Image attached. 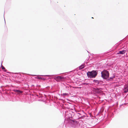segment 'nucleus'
<instances>
[{
    "label": "nucleus",
    "instance_id": "nucleus-1",
    "mask_svg": "<svg viewBox=\"0 0 128 128\" xmlns=\"http://www.w3.org/2000/svg\"><path fill=\"white\" fill-rule=\"evenodd\" d=\"M97 72V70H93L91 72H88L87 73V76L88 78H95L98 74Z\"/></svg>",
    "mask_w": 128,
    "mask_h": 128
},
{
    "label": "nucleus",
    "instance_id": "nucleus-2",
    "mask_svg": "<svg viewBox=\"0 0 128 128\" xmlns=\"http://www.w3.org/2000/svg\"><path fill=\"white\" fill-rule=\"evenodd\" d=\"M101 74L102 76L104 79H106L109 77V73L108 71L104 70L101 72Z\"/></svg>",
    "mask_w": 128,
    "mask_h": 128
},
{
    "label": "nucleus",
    "instance_id": "nucleus-3",
    "mask_svg": "<svg viewBox=\"0 0 128 128\" xmlns=\"http://www.w3.org/2000/svg\"><path fill=\"white\" fill-rule=\"evenodd\" d=\"M123 90L125 93L127 92H128V86H125Z\"/></svg>",
    "mask_w": 128,
    "mask_h": 128
},
{
    "label": "nucleus",
    "instance_id": "nucleus-4",
    "mask_svg": "<svg viewBox=\"0 0 128 128\" xmlns=\"http://www.w3.org/2000/svg\"><path fill=\"white\" fill-rule=\"evenodd\" d=\"M126 50H123L122 51H120L117 53L118 54H123L126 53Z\"/></svg>",
    "mask_w": 128,
    "mask_h": 128
},
{
    "label": "nucleus",
    "instance_id": "nucleus-5",
    "mask_svg": "<svg viewBox=\"0 0 128 128\" xmlns=\"http://www.w3.org/2000/svg\"><path fill=\"white\" fill-rule=\"evenodd\" d=\"M14 91L18 94H20L22 93V91H20L19 90H14Z\"/></svg>",
    "mask_w": 128,
    "mask_h": 128
},
{
    "label": "nucleus",
    "instance_id": "nucleus-6",
    "mask_svg": "<svg viewBox=\"0 0 128 128\" xmlns=\"http://www.w3.org/2000/svg\"><path fill=\"white\" fill-rule=\"evenodd\" d=\"M84 65H82L80 66L79 67V69L81 70L84 68Z\"/></svg>",
    "mask_w": 128,
    "mask_h": 128
},
{
    "label": "nucleus",
    "instance_id": "nucleus-7",
    "mask_svg": "<svg viewBox=\"0 0 128 128\" xmlns=\"http://www.w3.org/2000/svg\"><path fill=\"white\" fill-rule=\"evenodd\" d=\"M94 82L96 83H98L99 82L98 80H94Z\"/></svg>",
    "mask_w": 128,
    "mask_h": 128
},
{
    "label": "nucleus",
    "instance_id": "nucleus-8",
    "mask_svg": "<svg viewBox=\"0 0 128 128\" xmlns=\"http://www.w3.org/2000/svg\"><path fill=\"white\" fill-rule=\"evenodd\" d=\"M2 70H4L5 69V68L3 66H2Z\"/></svg>",
    "mask_w": 128,
    "mask_h": 128
},
{
    "label": "nucleus",
    "instance_id": "nucleus-9",
    "mask_svg": "<svg viewBox=\"0 0 128 128\" xmlns=\"http://www.w3.org/2000/svg\"><path fill=\"white\" fill-rule=\"evenodd\" d=\"M58 78L61 79L62 78L60 76H58Z\"/></svg>",
    "mask_w": 128,
    "mask_h": 128
},
{
    "label": "nucleus",
    "instance_id": "nucleus-10",
    "mask_svg": "<svg viewBox=\"0 0 128 128\" xmlns=\"http://www.w3.org/2000/svg\"><path fill=\"white\" fill-rule=\"evenodd\" d=\"M114 78V77H113V78H110L111 79H113Z\"/></svg>",
    "mask_w": 128,
    "mask_h": 128
},
{
    "label": "nucleus",
    "instance_id": "nucleus-11",
    "mask_svg": "<svg viewBox=\"0 0 128 128\" xmlns=\"http://www.w3.org/2000/svg\"><path fill=\"white\" fill-rule=\"evenodd\" d=\"M38 79H40V77H38Z\"/></svg>",
    "mask_w": 128,
    "mask_h": 128
},
{
    "label": "nucleus",
    "instance_id": "nucleus-12",
    "mask_svg": "<svg viewBox=\"0 0 128 128\" xmlns=\"http://www.w3.org/2000/svg\"><path fill=\"white\" fill-rule=\"evenodd\" d=\"M64 94L65 95H66L67 94Z\"/></svg>",
    "mask_w": 128,
    "mask_h": 128
},
{
    "label": "nucleus",
    "instance_id": "nucleus-13",
    "mask_svg": "<svg viewBox=\"0 0 128 128\" xmlns=\"http://www.w3.org/2000/svg\"><path fill=\"white\" fill-rule=\"evenodd\" d=\"M86 85H87V83H86Z\"/></svg>",
    "mask_w": 128,
    "mask_h": 128
}]
</instances>
